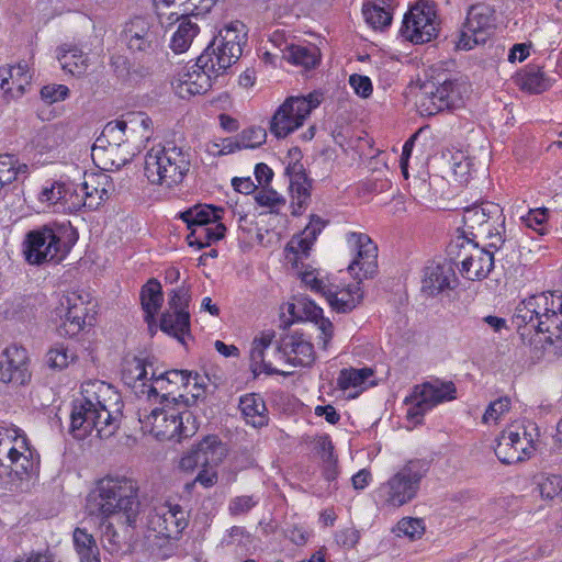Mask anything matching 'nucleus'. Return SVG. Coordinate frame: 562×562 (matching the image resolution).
I'll list each match as a JSON object with an SVG mask.
<instances>
[{
	"instance_id": "obj_1",
	"label": "nucleus",
	"mask_w": 562,
	"mask_h": 562,
	"mask_svg": "<svg viewBox=\"0 0 562 562\" xmlns=\"http://www.w3.org/2000/svg\"><path fill=\"white\" fill-rule=\"evenodd\" d=\"M81 395L70 416L74 437L85 439L94 430L99 438L112 436L123 415L121 394L109 383L94 380L82 384Z\"/></svg>"
},
{
	"instance_id": "obj_2",
	"label": "nucleus",
	"mask_w": 562,
	"mask_h": 562,
	"mask_svg": "<svg viewBox=\"0 0 562 562\" xmlns=\"http://www.w3.org/2000/svg\"><path fill=\"white\" fill-rule=\"evenodd\" d=\"M346 244L352 256L348 272L355 282H346L335 276L325 294L330 308L337 313H349L363 300L361 283L378 273V246L371 237L361 232L346 234Z\"/></svg>"
},
{
	"instance_id": "obj_3",
	"label": "nucleus",
	"mask_w": 562,
	"mask_h": 562,
	"mask_svg": "<svg viewBox=\"0 0 562 562\" xmlns=\"http://www.w3.org/2000/svg\"><path fill=\"white\" fill-rule=\"evenodd\" d=\"M139 486L126 475L108 474L99 479L87 496L90 516L115 518L122 527H135L139 515Z\"/></svg>"
},
{
	"instance_id": "obj_4",
	"label": "nucleus",
	"mask_w": 562,
	"mask_h": 562,
	"mask_svg": "<svg viewBox=\"0 0 562 562\" xmlns=\"http://www.w3.org/2000/svg\"><path fill=\"white\" fill-rule=\"evenodd\" d=\"M159 407L148 412L138 411V420L144 434H149L158 440H176L180 442L195 435L199 424L193 413L182 404L160 401Z\"/></svg>"
},
{
	"instance_id": "obj_5",
	"label": "nucleus",
	"mask_w": 562,
	"mask_h": 562,
	"mask_svg": "<svg viewBox=\"0 0 562 562\" xmlns=\"http://www.w3.org/2000/svg\"><path fill=\"white\" fill-rule=\"evenodd\" d=\"M189 150L173 143L154 145L144 158V175L154 186L175 189L182 184L191 170Z\"/></svg>"
},
{
	"instance_id": "obj_6",
	"label": "nucleus",
	"mask_w": 562,
	"mask_h": 562,
	"mask_svg": "<svg viewBox=\"0 0 562 562\" xmlns=\"http://www.w3.org/2000/svg\"><path fill=\"white\" fill-rule=\"evenodd\" d=\"M429 469L430 462L426 459L415 458L406 461L375 490L376 503L387 509L400 508L411 503L417 497L422 481Z\"/></svg>"
},
{
	"instance_id": "obj_7",
	"label": "nucleus",
	"mask_w": 562,
	"mask_h": 562,
	"mask_svg": "<svg viewBox=\"0 0 562 562\" xmlns=\"http://www.w3.org/2000/svg\"><path fill=\"white\" fill-rule=\"evenodd\" d=\"M38 467L40 456L26 435L18 427H0V479L23 480L36 473Z\"/></svg>"
},
{
	"instance_id": "obj_8",
	"label": "nucleus",
	"mask_w": 562,
	"mask_h": 562,
	"mask_svg": "<svg viewBox=\"0 0 562 562\" xmlns=\"http://www.w3.org/2000/svg\"><path fill=\"white\" fill-rule=\"evenodd\" d=\"M77 240L78 234L72 227L43 226L26 234L25 259L31 265L58 263L67 257Z\"/></svg>"
},
{
	"instance_id": "obj_9",
	"label": "nucleus",
	"mask_w": 562,
	"mask_h": 562,
	"mask_svg": "<svg viewBox=\"0 0 562 562\" xmlns=\"http://www.w3.org/2000/svg\"><path fill=\"white\" fill-rule=\"evenodd\" d=\"M446 257L468 280H483L492 271V251L481 248L474 234L458 228L446 247Z\"/></svg>"
},
{
	"instance_id": "obj_10",
	"label": "nucleus",
	"mask_w": 562,
	"mask_h": 562,
	"mask_svg": "<svg viewBox=\"0 0 562 562\" xmlns=\"http://www.w3.org/2000/svg\"><path fill=\"white\" fill-rule=\"evenodd\" d=\"M225 210L213 204H195L179 213L190 233L187 235L189 246L202 249L223 239L226 226L222 223Z\"/></svg>"
},
{
	"instance_id": "obj_11",
	"label": "nucleus",
	"mask_w": 562,
	"mask_h": 562,
	"mask_svg": "<svg viewBox=\"0 0 562 562\" xmlns=\"http://www.w3.org/2000/svg\"><path fill=\"white\" fill-rule=\"evenodd\" d=\"M247 42L246 25L233 21L218 31L210 45L200 55V63L206 68L224 74L243 54Z\"/></svg>"
},
{
	"instance_id": "obj_12",
	"label": "nucleus",
	"mask_w": 562,
	"mask_h": 562,
	"mask_svg": "<svg viewBox=\"0 0 562 562\" xmlns=\"http://www.w3.org/2000/svg\"><path fill=\"white\" fill-rule=\"evenodd\" d=\"M456 398L457 387L452 381L436 379L417 384L404 398V404L408 405L406 419L414 425H420L429 411Z\"/></svg>"
},
{
	"instance_id": "obj_13",
	"label": "nucleus",
	"mask_w": 562,
	"mask_h": 562,
	"mask_svg": "<svg viewBox=\"0 0 562 562\" xmlns=\"http://www.w3.org/2000/svg\"><path fill=\"white\" fill-rule=\"evenodd\" d=\"M321 99L322 94L316 91L286 98L270 120V133L277 138H285L302 127L312 111L321 104Z\"/></svg>"
},
{
	"instance_id": "obj_14",
	"label": "nucleus",
	"mask_w": 562,
	"mask_h": 562,
	"mask_svg": "<svg viewBox=\"0 0 562 562\" xmlns=\"http://www.w3.org/2000/svg\"><path fill=\"white\" fill-rule=\"evenodd\" d=\"M440 30V21L434 2L418 0L404 14L400 29L401 36L415 45L435 40Z\"/></svg>"
},
{
	"instance_id": "obj_15",
	"label": "nucleus",
	"mask_w": 562,
	"mask_h": 562,
	"mask_svg": "<svg viewBox=\"0 0 562 562\" xmlns=\"http://www.w3.org/2000/svg\"><path fill=\"white\" fill-rule=\"evenodd\" d=\"M90 304L88 295L77 291L67 292L59 297L57 306L54 308V316L59 319L58 331L63 336L75 337L87 325L92 324L93 315L90 314Z\"/></svg>"
},
{
	"instance_id": "obj_16",
	"label": "nucleus",
	"mask_w": 562,
	"mask_h": 562,
	"mask_svg": "<svg viewBox=\"0 0 562 562\" xmlns=\"http://www.w3.org/2000/svg\"><path fill=\"white\" fill-rule=\"evenodd\" d=\"M549 312H552V310L548 307V294L543 292L535 294L524 300L516 307L512 323L522 339L532 333L551 335L553 330L551 329Z\"/></svg>"
},
{
	"instance_id": "obj_17",
	"label": "nucleus",
	"mask_w": 562,
	"mask_h": 562,
	"mask_svg": "<svg viewBox=\"0 0 562 562\" xmlns=\"http://www.w3.org/2000/svg\"><path fill=\"white\" fill-rule=\"evenodd\" d=\"M120 40L132 54L151 55L161 44L158 27L144 15H135L126 21Z\"/></svg>"
},
{
	"instance_id": "obj_18",
	"label": "nucleus",
	"mask_w": 562,
	"mask_h": 562,
	"mask_svg": "<svg viewBox=\"0 0 562 562\" xmlns=\"http://www.w3.org/2000/svg\"><path fill=\"white\" fill-rule=\"evenodd\" d=\"M494 454L504 464H513L530 459L536 451L535 438L526 428L512 426L496 438Z\"/></svg>"
},
{
	"instance_id": "obj_19",
	"label": "nucleus",
	"mask_w": 562,
	"mask_h": 562,
	"mask_svg": "<svg viewBox=\"0 0 562 562\" xmlns=\"http://www.w3.org/2000/svg\"><path fill=\"white\" fill-rule=\"evenodd\" d=\"M222 75L217 70L206 68L200 63V56L196 61L190 66H183L181 70L171 81V87L175 93L181 99H189L196 94H203L207 92L213 81Z\"/></svg>"
},
{
	"instance_id": "obj_20",
	"label": "nucleus",
	"mask_w": 562,
	"mask_h": 562,
	"mask_svg": "<svg viewBox=\"0 0 562 562\" xmlns=\"http://www.w3.org/2000/svg\"><path fill=\"white\" fill-rule=\"evenodd\" d=\"M276 357L293 368H310L316 360V351L307 335L291 331L281 335L278 339Z\"/></svg>"
},
{
	"instance_id": "obj_21",
	"label": "nucleus",
	"mask_w": 562,
	"mask_h": 562,
	"mask_svg": "<svg viewBox=\"0 0 562 562\" xmlns=\"http://www.w3.org/2000/svg\"><path fill=\"white\" fill-rule=\"evenodd\" d=\"M492 35V8L486 3L470 7L460 37L456 44L458 49L470 50L474 46L485 44Z\"/></svg>"
},
{
	"instance_id": "obj_22",
	"label": "nucleus",
	"mask_w": 562,
	"mask_h": 562,
	"mask_svg": "<svg viewBox=\"0 0 562 562\" xmlns=\"http://www.w3.org/2000/svg\"><path fill=\"white\" fill-rule=\"evenodd\" d=\"M31 359L29 351L16 344L7 346L0 352V382L25 385L31 381Z\"/></svg>"
},
{
	"instance_id": "obj_23",
	"label": "nucleus",
	"mask_w": 562,
	"mask_h": 562,
	"mask_svg": "<svg viewBox=\"0 0 562 562\" xmlns=\"http://www.w3.org/2000/svg\"><path fill=\"white\" fill-rule=\"evenodd\" d=\"M188 524L189 513L170 501L156 506L149 518L150 528L160 537L169 539L178 538Z\"/></svg>"
},
{
	"instance_id": "obj_24",
	"label": "nucleus",
	"mask_w": 562,
	"mask_h": 562,
	"mask_svg": "<svg viewBox=\"0 0 562 562\" xmlns=\"http://www.w3.org/2000/svg\"><path fill=\"white\" fill-rule=\"evenodd\" d=\"M326 225L327 221L312 214L303 231L294 235L286 244V258L296 265L299 260L308 257L310 250Z\"/></svg>"
},
{
	"instance_id": "obj_25",
	"label": "nucleus",
	"mask_w": 562,
	"mask_h": 562,
	"mask_svg": "<svg viewBox=\"0 0 562 562\" xmlns=\"http://www.w3.org/2000/svg\"><path fill=\"white\" fill-rule=\"evenodd\" d=\"M226 454V448L216 436L205 437L195 450L183 456L180 460V468L192 470L198 464L204 467H216Z\"/></svg>"
},
{
	"instance_id": "obj_26",
	"label": "nucleus",
	"mask_w": 562,
	"mask_h": 562,
	"mask_svg": "<svg viewBox=\"0 0 562 562\" xmlns=\"http://www.w3.org/2000/svg\"><path fill=\"white\" fill-rule=\"evenodd\" d=\"M190 380L191 372L187 370H169L158 375L153 372L150 376L151 384L147 390L148 398L160 395L164 402H168L170 401L169 397L172 396L171 402H175L176 393H179L181 389H186Z\"/></svg>"
},
{
	"instance_id": "obj_27",
	"label": "nucleus",
	"mask_w": 562,
	"mask_h": 562,
	"mask_svg": "<svg viewBox=\"0 0 562 562\" xmlns=\"http://www.w3.org/2000/svg\"><path fill=\"white\" fill-rule=\"evenodd\" d=\"M86 200V209L97 210L109 199L114 189L111 176L104 171L85 172L83 182L79 183Z\"/></svg>"
},
{
	"instance_id": "obj_28",
	"label": "nucleus",
	"mask_w": 562,
	"mask_h": 562,
	"mask_svg": "<svg viewBox=\"0 0 562 562\" xmlns=\"http://www.w3.org/2000/svg\"><path fill=\"white\" fill-rule=\"evenodd\" d=\"M458 278L451 266L431 262L424 268L422 291L429 296H436L447 289H453Z\"/></svg>"
},
{
	"instance_id": "obj_29",
	"label": "nucleus",
	"mask_w": 562,
	"mask_h": 562,
	"mask_svg": "<svg viewBox=\"0 0 562 562\" xmlns=\"http://www.w3.org/2000/svg\"><path fill=\"white\" fill-rule=\"evenodd\" d=\"M31 80L32 75L26 64L0 68V90L7 100L21 98Z\"/></svg>"
},
{
	"instance_id": "obj_30",
	"label": "nucleus",
	"mask_w": 562,
	"mask_h": 562,
	"mask_svg": "<svg viewBox=\"0 0 562 562\" xmlns=\"http://www.w3.org/2000/svg\"><path fill=\"white\" fill-rule=\"evenodd\" d=\"M139 302L144 313V322L149 330L154 333L157 325L156 316L164 303V292L159 280L150 278L142 285Z\"/></svg>"
},
{
	"instance_id": "obj_31",
	"label": "nucleus",
	"mask_w": 562,
	"mask_h": 562,
	"mask_svg": "<svg viewBox=\"0 0 562 562\" xmlns=\"http://www.w3.org/2000/svg\"><path fill=\"white\" fill-rule=\"evenodd\" d=\"M64 143L61 130L55 125L43 126L32 133L25 150L33 156H43L55 151Z\"/></svg>"
},
{
	"instance_id": "obj_32",
	"label": "nucleus",
	"mask_w": 562,
	"mask_h": 562,
	"mask_svg": "<svg viewBox=\"0 0 562 562\" xmlns=\"http://www.w3.org/2000/svg\"><path fill=\"white\" fill-rule=\"evenodd\" d=\"M274 337L276 335L273 330H263L254 338L250 346L249 359L250 367L255 373L263 372L267 374H289L274 368L270 361L265 359V352L271 346Z\"/></svg>"
},
{
	"instance_id": "obj_33",
	"label": "nucleus",
	"mask_w": 562,
	"mask_h": 562,
	"mask_svg": "<svg viewBox=\"0 0 562 562\" xmlns=\"http://www.w3.org/2000/svg\"><path fill=\"white\" fill-rule=\"evenodd\" d=\"M128 130L134 131L133 127H128V123L125 121L109 122L92 147V158L95 159L101 154L113 151L121 144L127 142L128 138L125 136Z\"/></svg>"
},
{
	"instance_id": "obj_34",
	"label": "nucleus",
	"mask_w": 562,
	"mask_h": 562,
	"mask_svg": "<svg viewBox=\"0 0 562 562\" xmlns=\"http://www.w3.org/2000/svg\"><path fill=\"white\" fill-rule=\"evenodd\" d=\"M238 407L245 423L254 428H261L269 423L266 402L260 394L247 393L239 398Z\"/></svg>"
},
{
	"instance_id": "obj_35",
	"label": "nucleus",
	"mask_w": 562,
	"mask_h": 562,
	"mask_svg": "<svg viewBox=\"0 0 562 562\" xmlns=\"http://www.w3.org/2000/svg\"><path fill=\"white\" fill-rule=\"evenodd\" d=\"M159 328L162 333L184 344V338L191 331L190 312L168 311L161 313Z\"/></svg>"
},
{
	"instance_id": "obj_36",
	"label": "nucleus",
	"mask_w": 562,
	"mask_h": 562,
	"mask_svg": "<svg viewBox=\"0 0 562 562\" xmlns=\"http://www.w3.org/2000/svg\"><path fill=\"white\" fill-rule=\"evenodd\" d=\"M188 10H190V8H186L182 12H179V20L176 21L179 22V24L170 40V48L176 54L187 52L194 37L200 32L199 25L192 22V20L187 15Z\"/></svg>"
},
{
	"instance_id": "obj_37",
	"label": "nucleus",
	"mask_w": 562,
	"mask_h": 562,
	"mask_svg": "<svg viewBox=\"0 0 562 562\" xmlns=\"http://www.w3.org/2000/svg\"><path fill=\"white\" fill-rule=\"evenodd\" d=\"M286 310L290 315L286 322L288 325L296 322H311L314 324L324 317L323 308L306 296L296 299L293 303H288Z\"/></svg>"
},
{
	"instance_id": "obj_38",
	"label": "nucleus",
	"mask_w": 562,
	"mask_h": 562,
	"mask_svg": "<svg viewBox=\"0 0 562 562\" xmlns=\"http://www.w3.org/2000/svg\"><path fill=\"white\" fill-rule=\"evenodd\" d=\"M516 82L521 90L529 93H541L551 87L550 79L536 65H529L519 72Z\"/></svg>"
},
{
	"instance_id": "obj_39",
	"label": "nucleus",
	"mask_w": 562,
	"mask_h": 562,
	"mask_svg": "<svg viewBox=\"0 0 562 562\" xmlns=\"http://www.w3.org/2000/svg\"><path fill=\"white\" fill-rule=\"evenodd\" d=\"M362 14L367 24L374 30H383L392 23L393 13L383 0H370L363 3Z\"/></svg>"
},
{
	"instance_id": "obj_40",
	"label": "nucleus",
	"mask_w": 562,
	"mask_h": 562,
	"mask_svg": "<svg viewBox=\"0 0 562 562\" xmlns=\"http://www.w3.org/2000/svg\"><path fill=\"white\" fill-rule=\"evenodd\" d=\"M58 61L64 71L80 77L88 68V57L81 49L75 46L60 47L57 53Z\"/></svg>"
},
{
	"instance_id": "obj_41",
	"label": "nucleus",
	"mask_w": 562,
	"mask_h": 562,
	"mask_svg": "<svg viewBox=\"0 0 562 562\" xmlns=\"http://www.w3.org/2000/svg\"><path fill=\"white\" fill-rule=\"evenodd\" d=\"M285 59L305 69L315 68L321 61L319 49L314 45L291 44L285 46Z\"/></svg>"
},
{
	"instance_id": "obj_42",
	"label": "nucleus",
	"mask_w": 562,
	"mask_h": 562,
	"mask_svg": "<svg viewBox=\"0 0 562 562\" xmlns=\"http://www.w3.org/2000/svg\"><path fill=\"white\" fill-rule=\"evenodd\" d=\"M439 97V106L443 110L460 108L463 104L464 86L457 79H447L443 82L436 85Z\"/></svg>"
},
{
	"instance_id": "obj_43",
	"label": "nucleus",
	"mask_w": 562,
	"mask_h": 562,
	"mask_svg": "<svg viewBox=\"0 0 562 562\" xmlns=\"http://www.w3.org/2000/svg\"><path fill=\"white\" fill-rule=\"evenodd\" d=\"M86 207L85 195L80 184L74 181H64L58 213H76Z\"/></svg>"
},
{
	"instance_id": "obj_44",
	"label": "nucleus",
	"mask_w": 562,
	"mask_h": 562,
	"mask_svg": "<svg viewBox=\"0 0 562 562\" xmlns=\"http://www.w3.org/2000/svg\"><path fill=\"white\" fill-rule=\"evenodd\" d=\"M76 351L64 342H56L46 352L45 360L53 370L61 371L77 360Z\"/></svg>"
},
{
	"instance_id": "obj_45",
	"label": "nucleus",
	"mask_w": 562,
	"mask_h": 562,
	"mask_svg": "<svg viewBox=\"0 0 562 562\" xmlns=\"http://www.w3.org/2000/svg\"><path fill=\"white\" fill-rule=\"evenodd\" d=\"M439 91L435 83H425L420 88V92L417 97L416 106L423 116H432L441 111L442 106H439L438 102Z\"/></svg>"
},
{
	"instance_id": "obj_46",
	"label": "nucleus",
	"mask_w": 562,
	"mask_h": 562,
	"mask_svg": "<svg viewBox=\"0 0 562 562\" xmlns=\"http://www.w3.org/2000/svg\"><path fill=\"white\" fill-rule=\"evenodd\" d=\"M29 167L26 164H20L14 155H0V190L14 180L20 173H26Z\"/></svg>"
},
{
	"instance_id": "obj_47",
	"label": "nucleus",
	"mask_w": 562,
	"mask_h": 562,
	"mask_svg": "<svg viewBox=\"0 0 562 562\" xmlns=\"http://www.w3.org/2000/svg\"><path fill=\"white\" fill-rule=\"evenodd\" d=\"M153 4L159 23L165 27H169L179 20V11L170 9L189 4V0H153Z\"/></svg>"
},
{
	"instance_id": "obj_48",
	"label": "nucleus",
	"mask_w": 562,
	"mask_h": 562,
	"mask_svg": "<svg viewBox=\"0 0 562 562\" xmlns=\"http://www.w3.org/2000/svg\"><path fill=\"white\" fill-rule=\"evenodd\" d=\"M373 374L370 368H348L340 370L337 378V385L340 390L346 391L351 387H358Z\"/></svg>"
},
{
	"instance_id": "obj_49",
	"label": "nucleus",
	"mask_w": 562,
	"mask_h": 562,
	"mask_svg": "<svg viewBox=\"0 0 562 562\" xmlns=\"http://www.w3.org/2000/svg\"><path fill=\"white\" fill-rule=\"evenodd\" d=\"M63 184L64 181L61 180L46 181L37 193L38 202L45 207L53 209L54 212H58Z\"/></svg>"
},
{
	"instance_id": "obj_50",
	"label": "nucleus",
	"mask_w": 562,
	"mask_h": 562,
	"mask_svg": "<svg viewBox=\"0 0 562 562\" xmlns=\"http://www.w3.org/2000/svg\"><path fill=\"white\" fill-rule=\"evenodd\" d=\"M236 137L239 150L255 149L266 143L267 132L261 127L250 126L236 134Z\"/></svg>"
},
{
	"instance_id": "obj_51",
	"label": "nucleus",
	"mask_w": 562,
	"mask_h": 562,
	"mask_svg": "<svg viewBox=\"0 0 562 562\" xmlns=\"http://www.w3.org/2000/svg\"><path fill=\"white\" fill-rule=\"evenodd\" d=\"M425 522L422 518L403 517L396 524L394 531L398 537H407L417 540L425 533Z\"/></svg>"
},
{
	"instance_id": "obj_52",
	"label": "nucleus",
	"mask_w": 562,
	"mask_h": 562,
	"mask_svg": "<svg viewBox=\"0 0 562 562\" xmlns=\"http://www.w3.org/2000/svg\"><path fill=\"white\" fill-rule=\"evenodd\" d=\"M99 520V529L104 542V548L110 552H115L121 548V538L112 522L113 518L95 517Z\"/></svg>"
},
{
	"instance_id": "obj_53",
	"label": "nucleus",
	"mask_w": 562,
	"mask_h": 562,
	"mask_svg": "<svg viewBox=\"0 0 562 562\" xmlns=\"http://www.w3.org/2000/svg\"><path fill=\"white\" fill-rule=\"evenodd\" d=\"M191 292L190 288L182 284L169 291L168 293V311L190 312Z\"/></svg>"
},
{
	"instance_id": "obj_54",
	"label": "nucleus",
	"mask_w": 562,
	"mask_h": 562,
	"mask_svg": "<svg viewBox=\"0 0 562 562\" xmlns=\"http://www.w3.org/2000/svg\"><path fill=\"white\" fill-rule=\"evenodd\" d=\"M540 495L544 499H562V476L558 474H546L538 483Z\"/></svg>"
},
{
	"instance_id": "obj_55",
	"label": "nucleus",
	"mask_w": 562,
	"mask_h": 562,
	"mask_svg": "<svg viewBox=\"0 0 562 562\" xmlns=\"http://www.w3.org/2000/svg\"><path fill=\"white\" fill-rule=\"evenodd\" d=\"M333 278L335 276H326L322 277L316 270H305L301 273L302 282L310 288L311 291L325 296L327 289V284L331 283Z\"/></svg>"
},
{
	"instance_id": "obj_56",
	"label": "nucleus",
	"mask_w": 562,
	"mask_h": 562,
	"mask_svg": "<svg viewBox=\"0 0 562 562\" xmlns=\"http://www.w3.org/2000/svg\"><path fill=\"white\" fill-rule=\"evenodd\" d=\"M256 202L260 206L268 207L269 212L274 214H281L286 206L285 199L274 190H260L256 195Z\"/></svg>"
},
{
	"instance_id": "obj_57",
	"label": "nucleus",
	"mask_w": 562,
	"mask_h": 562,
	"mask_svg": "<svg viewBox=\"0 0 562 562\" xmlns=\"http://www.w3.org/2000/svg\"><path fill=\"white\" fill-rule=\"evenodd\" d=\"M317 329V344L321 349L327 350L334 337V324L328 317H322L314 323Z\"/></svg>"
},
{
	"instance_id": "obj_58",
	"label": "nucleus",
	"mask_w": 562,
	"mask_h": 562,
	"mask_svg": "<svg viewBox=\"0 0 562 562\" xmlns=\"http://www.w3.org/2000/svg\"><path fill=\"white\" fill-rule=\"evenodd\" d=\"M239 151L237 137L231 136L225 138H218L212 142L209 146V153L214 156H225Z\"/></svg>"
},
{
	"instance_id": "obj_59",
	"label": "nucleus",
	"mask_w": 562,
	"mask_h": 562,
	"mask_svg": "<svg viewBox=\"0 0 562 562\" xmlns=\"http://www.w3.org/2000/svg\"><path fill=\"white\" fill-rule=\"evenodd\" d=\"M349 85L353 92L362 99H368L373 92L372 81L368 76L364 75H350Z\"/></svg>"
},
{
	"instance_id": "obj_60",
	"label": "nucleus",
	"mask_w": 562,
	"mask_h": 562,
	"mask_svg": "<svg viewBox=\"0 0 562 562\" xmlns=\"http://www.w3.org/2000/svg\"><path fill=\"white\" fill-rule=\"evenodd\" d=\"M69 95V88L65 85H46L41 89V97L47 103L65 100Z\"/></svg>"
},
{
	"instance_id": "obj_61",
	"label": "nucleus",
	"mask_w": 562,
	"mask_h": 562,
	"mask_svg": "<svg viewBox=\"0 0 562 562\" xmlns=\"http://www.w3.org/2000/svg\"><path fill=\"white\" fill-rule=\"evenodd\" d=\"M548 217L547 209H535L530 210L527 215L522 216L521 220L526 226L537 231L541 235L544 234V224Z\"/></svg>"
},
{
	"instance_id": "obj_62",
	"label": "nucleus",
	"mask_w": 562,
	"mask_h": 562,
	"mask_svg": "<svg viewBox=\"0 0 562 562\" xmlns=\"http://www.w3.org/2000/svg\"><path fill=\"white\" fill-rule=\"evenodd\" d=\"M72 541L76 553L87 551L92 546H98L94 537L85 528H75L72 532Z\"/></svg>"
},
{
	"instance_id": "obj_63",
	"label": "nucleus",
	"mask_w": 562,
	"mask_h": 562,
	"mask_svg": "<svg viewBox=\"0 0 562 562\" xmlns=\"http://www.w3.org/2000/svg\"><path fill=\"white\" fill-rule=\"evenodd\" d=\"M546 293L548 294V307L549 310H552V312H549L551 328H553L552 330H555L562 310V293L559 291Z\"/></svg>"
},
{
	"instance_id": "obj_64",
	"label": "nucleus",
	"mask_w": 562,
	"mask_h": 562,
	"mask_svg": "<svg viewBox=\"0 0 562 562\" xmlns=\"http://www.w3.org/2000/svg\"><path fill=\"white\" fill-rule=\"evenodd\" d=\"M13 562H59L55 555L48 550L45 551H31L19 555Z\"/></svg>"
}]
</instances>
